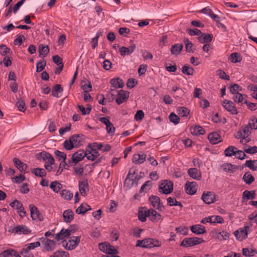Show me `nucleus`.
<instances>
[{
  "mask_svg": "<svg viewBox=\"0 0 257 257\" xmlns=\"http://www.w3.org/2000/svg\"><path fill=\"white\" fill-rule=\"evenodd\" d=\"M184 42L185 45L186 51L189 53H193L194 49L193 48V44L187 38L184 39Z\"/></svg>",
  "mask_w": 257,
  "mask_h": 257,
  "instance_id": "43",
  "label": "nucleus"
},
{
  "mask_svg": "<svg viewBox=\"0 0 257 257\" xmlns=\"http://www.w3.org/2000/svg\"><path fill=\"white\" fill-rule=\"evenodd\" d=\"M183 48L182 44H176L173 45L171 48V53L172 55L177 56L182 51Z\"/></svg>",
  "mask_w": 257,
  "mask_h": 257,
  "instance_id": "30",
  "label": "nucleus"
},
{
  "mask_svg": "<svg viewBox=\"0 0 257 257\" xmlns=\"http://www.w3.org/2000/svg\"><path fill=\"white\" fill-rule=\"evenodd\" d=\"M37 158L40 161H48L49 164L50 165H53L55 163V160L53 156L50 153L45 151H42L39 154H38L37 155Z\"/></svg>",
  "mask_w": 257,
  "mask_h": 257,
  "instance_id": "7",
  "label": "nucleus"
},
{
  "mask_svg": "<svg viewBox=\"0 0 257 257\" xmlns=\"http://www.w3.org/2000/svg\"><path fill=\"white\" fill-rule=\"evenodd\" d=\"M63 217L65 222L70 223L74 219V213L71 209H67L64 211Z\"/></svg>",
  "mask_w": 257,
  "mask_h": 257,
  "instance_id": "27",
  "label": "nucleus"
},
{
  "mask_svg": "<svg viewBox=\"0 0 257 257\" xmlns=\"http://www.w3.org/2000/svg\"><path fill=\"white\" fill-rule=\"evenodd\" d=\"M49 52V48L48 45L45 46L43 44H40L39 46V56H43V57L47 56Z\"/></svg>",
  "mask_w": 257,
  "mask_h": 257,
  "instance_id": "33",
  "label": "nucleus"
},
{
  "mask_svg": "<svg viewBox=\"0 0 257 257\" xmlns=\"http://www.w3.org/2000/svg\"><path fill=\"white\" fill-rule=\"evenodd\" d=\"M149 200L153 207L157 209H159L161 204H162V203H161L160 198L157 196L152 195L149 197Z\"/></svg>",
  "mask_w": 257,
  "mask_h": 257,
  "instance_id": "21",
  "label": "nucleus"
},
{
  "mask_svg": "<svg viewBox=\"0 0 257 257\" xmlns=\"http://www.w3.org/2000/svg\"><path fill=\"white\" fill-rule=\"evenodd\" d=\"M17 106L18 109L22 112H24L26 109L25 103L23 99H20L18 101Z\"/></svg>",
  "mask_w": 257,
  "mask_h": 257,
  "instance_id": "57",
  "label": "nucleus"
},
{
  "mask_svg": "<svg viewBox=\"0 0 257 257\" xmlns=\"http://www.w3.org/2000/svg\"><path fill=\"white\" fill-rule=\"evenodd\" d=\"M54 154L57 158H58V160L59 161H60L61 159L64 161H66V154L65 153L60 152V151L57 150L54 151Z\"/></svg>",
  "mask_w": 257,
  "mask_h": 257,
  "instance_id": "54",
  "label": "nucleus"
},
{
  "mask_svg": "<svg viewBox=\"0 0 257 257\" xmlns=\"http://www.w3.org/2000/svg\"><path fill=\"white\" fill-rule=\"evenodd\" d=\"M136 45L133 44L131 45L128 47H121L119 48V53L121 56H125L133 53L136 50Z\"/></svg>",
  "mask_w": 257,
  "mask_h": 257,
  "instance_id": "16",
  "label": "nucleus"
},
{
  "mask_svg": "<svg viewBox=\"0 0 257 257\" xmlns=\"http://www.w3.org/2000/svg\"><path fill=\"white\" fill-rule=\"evenodd\" d=\"M16 252L14 250H7L4 251L0 254V256L2 257H15Z\"/></svg>",
  "mask_w": 257,
  "mask_h": 257,
  "instance_id": "52",
  "label": "nucleus"
},
{
  "mask_svg": "<svg viewBox=\"0 0 257 257\" xmlns=\"http://www.w3.org/2000/svg\"><path fill=\"white\" fill-rule=\"evenodd\" d=\"M199 12L209 16L215 22L219 21L220 17L218 15L214 14L211 9H210L208 7L203 8L201 10L199 11Z\"/></svg>",
  "mask_w": 257,
  "mask_h": 257,
  "instance_id": "18",
  "label": "nucleus"
},
{
  "mask_svg": "<svg viewBox=\"0 0 257 257\" xmlns=\"http://www.w3.org/2000/svg\"><path fill=\"white\" fill-rule=\"evenodd\" d=\"M244 151L249 154H253L257 153V147H248L247 149H244Z\"/></svg>",
  "mask_w": 257,
  "mask_h": 257,
  "instance_id": "64",
  "label": "nucleus"
},
{
  "mask_svg": "<svg viewBox=\"0 0 257 257\" xmlns=\"http://www.w3.org/2000/svg\"><path fill=\"white\" fill-rule=\"evenodd\" d=\"M242 198H245L246 199H253L255 198V192L254 191H249L245 190L243 192Z\"/></svg>",
  "mask_w": 257,
  "mask_h": 257,
  "instance_id": "47",
  "label": "nucleus"
},
{
  "mask_svg": "<svg viewBox=\"0 0 257 257\" xmlns=\"http://www.w3.org/2000/svg\"><path fill=\"white\" fill-rule=\"evenodd\" d=\"M98 247L101 251L107 254H117L118 253L116 249L106 242L100 243L98 244Z\"/></svg>",
  "mask_w": 257,
  "mask_h": 257,
  "instance_id": "5",
  "label": "nucleus"
},
{
  "mask_svg": "<svg viewBox=\"0 0 257 257\" xmlns=\"http://www.w3.org/2000/svg\"><path fill=\"white\" fill-rule=\"evenodd\" d=\"M31 231V230L27 226L23 225H18L14 228L13 230V232L18 234H28Z\"/></svg>",
  "mask_w": 257,
  "mask_h": 257,
  "instance_id": "19",
  "label": "nucleus"
},
{
  "mask_svg": "<svg viewBox=\"0 0 257 257\" xmlns=\"http://www.w3.org/2000/svg\"><path fill=\"white\" fill-rule=\"evenodd\" d=\"M30 250L27 249L26 246L21 251V254L24 257H33V254L30 252Z\"/></svg>",
  "mask_w": 257,
  "mask_h": 257,
  "instance_id": "59",
  "label": "nucleus"
},
{
  "mask_svg": "<svg viewBox=\"0 0 257 257\" xmlns=\"http://www.w3.org/2000/svg\"><path fill=\"white\" fill-rule=\"evenodd\" d=\"M31 216L33 220L38 219L39 221L43 220V216L39 212L38 208L34 204H30L29 205Z\"/></svg>",
  "mask_w": 257,
  "mask_h": 257,
  "instance_id": "11",
  "label": "nucleus"
},
{
  "mask_svg": "<svg viewBox=\"0 0 257 257\" xmlns=\"http://www.w3.org/2000/svg\"><path fill=\"white\" fill-rule=\"evenodd\" d=\"M84 140L82 134H75L70 137L69 140H65L63 143L64 148L67 150H71L74 148H78Z\"/></svg>",
  "mask_w": 257,
  "mask_h": 257,
  "instance_id": "1",
  "label": "nucleus"
},
{
  "mask_svg": "<svg viewBox=\"0 0 257 257\" xmlns=\"http://www.w3.org/2000/svg\"><path fill=\"white\" fill-rule=\"evenodd\" d=\"M86 155V152H84L82 150H79L72 155L71 160H69L68 162L69 164L71 166L72 165V163H74L75 165L76 164L82 160Z\"/></svg>",
  "mask_w": 257,
  "mask_h": 257,
  "instance_id": "6",
  "label": "nucleus"
},
{
  "mask_svg": "<svg viewBox=\"0 0 257 257\" xmlns=\"http://www.w3.org/2000/svg\"><path fill=\"white\" fill-rule=\"evenodd\" d=\"M63 89L60 84H56L54 86L52 91V95L55 97L59 98L60 96L59 95V93H61L63 92Z\"/></svg>",
  "mask_w": 257,
  "mask_h": 257,
  "instance_id": "35",
  "label": "nucleus"
},
{
  "mask_svg": "<svg viewBox=\"0 0 257 257\" xmlns=\"http://www.w3.org/2000/svg\"><path fill=\"white\" fill-rule=\"evenodd\" d=\"M208 139L212 144H216L221 142L220 135L217 132H213L209 134Z\"/></svg>",
  "mask_w": 257,
  "mask_h": 257,
  "instance_id": "20",
  "label": "nucleus"
},
{
  "mask_svg": "<svg viewBox=\"0 0 257 257\" xmlns=\"http://www.w3.org/2000/svg\"><path fill=\"white\" fill-rule=\"evenodd\" d=\"M210 218H211V223H224L223 218L219 215H213L210 216Z\"/></svg>",
  "mask_w": 257,
  "mask_h": 257,
  "instance_id": "49",
  "label": "nucleus"
},
{
  "mask_svg": "<svg viewBox=\"0 0 257 257\" xmlns=\"http://www.w3.org/2000/svg\"><path fill=\"white\" fill-rule=\"evenodd\" d=\"M40 240L44 245V247L47 251H51L55 249L56 242L55 241L48 239L46 237H41Z\"/></svg>",
  "mask_w": 257,
  "mask_h": 257,
  "instance_id": "8",
  "label": "nucleus"
},
{
  "mask_svg": "<svg viewBox=\"0 0 257 257\" xmlns=\"http://www.w3.org/2000/svg\"><path fill=\"white\" fill-rule=\"evenodd\" d=\"M230 234L226 231L222 230L221 232H216L215 237L220 241L227 240L229 238Z\"/></svg>",
  "mask_w": 257,
  "mask_h": 257,
  "instance_id": "34",
  "label": "nucleus"
},
{
  "mask_svg": "<svg viewBox=\"0 0 257 257\" xmlns=\"http://www.w3.org/2000/svg\"><path fill=\"white\" fill-rule=\"evenodd\" d=\"M189 175L192 178L199 180L201 178L200 172L195 168H190L188 171Z\"/></svg>",
  "mask_w": 257,
  "mask_h": 257,
  "instance_id": "26",
  "label": "nucleus"
},
{
  "mask_svg": "<svg viewBox=\"0 0 257 257\" xmlns=\"http://www.w3.org/2000/svg\"><path fill=\"white\" fill-rule=\"evenodd\" d=\"M145 160V155L135 154L132 158V162L136 164H142Z\"/></svg>",
  "mask_w": 257,
  "mask_h": 257,
  "instance_id": "32",
  "label": "nucleus"
},
{
  "mask_svg": "<svg viewBox=\"0 0 257 257\" xmlns=\"http://www.w3.org/2000/svg\"><path fill=\"white\" fill-rule=\"evenodd\" d=\"M13 162L15 167H16L20 172L25 171L27 169V166L26 164L22 162L20 159L17 158L13 159Z\"/></svg>",
  "mask_w": 257,
  "mask_h": 257,
  "instance_id": "28",
  "label": "nucleus"
},
{
  "mask_svg": "<svg viewBox=\"0 0 257 257\" xmlns=\"http://www.w3.org/2000/svg\"><path fill=\"white\" fill-rule=\"evenodd\" d=\"M232 100L236 103H240L243 102V95L241 93H236L234 94L232 97Z\"/></svg>",
  "mask_w": 257,
  "mask_h": 257,
  "instance_id": "55",
  "label": "nucleus"
},
{
  "mask_svg": "<svg viewBox=\"0 0 257 257\" xmlns=\"http://www.w3.org/2000/svg\"><path fill=\"white\" fill-rule=\"evenodd\" d=\"M161 242L155 238H148L143 240H138L136 246L149 248L161 246Z\"/></svg>",
  "mask_w": 257,
  "mask_h": 257,
  "instance_id": "2",
  "label": "nucleus"
},
{
  "mask_svg": "<svg viewBox=\"0 0 257 257\" xmlns=\"http://www.w3.org/2000/svg\"><path fill=\"white\" fill-rule=\"evenodd\" d=\"M79 191L82 196H85L86 191L89 190L88 183L87 180L79 182Z\"/></svg>",
  "mask_w": 257,
  "mask_h": 257,
  "instance_id": "23",
  "label": "nucleus"
},
{
  "mask_svg": "<svg viewBox=\"0 0 257 257\" xmlns=\"http://www.w3.org/2000/svg\"><path fill=\"white\" fill-rule=\"evenodd\" d=\"M224 108L232 114H237L238 112L234 103L230 100L225 99L222 103Z\"/></svg>",
  "mask_w": 257,
  "mask_h": 257,
  "instance_id": "9",
  "label": "nucleus"
},
{
  "mask_svg": "<svg viewBox=\"0 0 257 257\" xmlns=\"http://www.w3.org/2000/svg\"><path fill=\"white\" fill-rule=\"evenodd\" d=\"M197 189V184L195 182L187 181L185 185V190L188 194L193 195L196 193Z\"/></svg>",
  "mask_w": 257,
  "mask_h": 257,
  "instance_id": "14",
  "label": "nucleus"
},
{
  "mask_svg": "<svg viewBox=\"0 0 257 257\" xmlns=\"http://www.w3.org/2000/svg\"><path fill=\"white\" fill-rule=\"evenodd\" d=\"M242 180L246 184L250 185L254 181V178L250 172H248L244 174Z\"/></svg>",
  "mask_w": 257,
  "mask_h": 257,
  "instance_id": "40",
  "label": "nucleus"
},
{
  "mask_svg": "<svg viewBox=\"0 0 257 257\" xmlns=\"http://www.w3.org/2000/svg\"><path fill=\"white\" fill-rule=\"evenodd\" d=\"M169 118L170 121L174 123L175 124H178L180 121L179 117L174 112L171 113L169 116Z\"/></svg>",
  "mask_w": 257,
  "mask_h": 257,
  "instance_id": "50",
  "label": "nucleus"
},
{
  "mask_svg": "<svg viewBox=\"0 0 257 257\" xmlns=\"http://www.w3.org/2000/svg\"><path fill=\"white\" fill-rule=\"evenodd\" d=\"M221 168L225 172L233 173V170L237 168V166L229 163H224L221 166Z\"/></svg>",
  "mask_w": 257,
  "mask_h": 257,
  "instance_id": "38",
  "label": "nucleus"
},
{
  "mask_svg": "<svg viewBox=\"0 0 257 257\" xmlns=\"http://www.w3.org/2000/svg\"><path fill=\"white\" fill-rule=\"evenodd\" d=\"M157 211L153 209H150L147 210V215L150 219L155 221Z\"/></svg>",
  "mask_w": 257,
  "mask_h": 257,
  "instance_id": "53",
  "label": "nucleus"
},
{
  "mask_svg": "<svg viewBox=\"0 0 257 257\" xmlns=\"http://www.w3.org/2000/svg\"><path fill=\"white\" fill-rule=\"evenodd\" d=\"M230 59L231 62L236 63L240 62L242 59L239 54L235 52L231 54Z\"/></svg>",
  "mask_w": 257,
  "mask_h": 257,
  "instance_id": "48",
  "label": "nucleus"
},
{
  "mask_svg": "<svg viewBox=\"0 0 257 257\" xmlns=\"http://www.w3.org/2000/svg\"><path fill=\"white\" fill-rule=\"evenodd\" d=\"M249 226H245L243 228H240L235 231L233 233L237 239L242 240L247 238V230L249 229Z\"/></svg>",
  "mask_w": 257,
  "mask_h": 257,
  "instance_id": "10",
  "label": "nucleus"
},
{
  "mask_svg": "<svg viewBox=\"0 0 257 257\" xmlns=\"http://www.w3.org/2000/svg\"><path fill=\"white\" fill-rule=\"evenodd\" d=\"M191 231L195 234L200 235L206 232L205 227L201 224H196L190 226Z\"/></svg>",
  "mask_w": 257,
  "mask_h": 257,
  "instance_id": "17",
  "label": "nucleus"
},
{
  "mask_svg": "<svg viewBox=\"0 0 257 257\" xmlns=\"http://www.w3.org/2000/svg\"><path fill=\"white\" fill-rule=\"evenodd\" d=\"M79 236H71L66 244V248L68 250H72L76 248L80 242Z\"/></svg>",
  "mask_w": 257,
  "mask_h": 257,
  "instance_id": "15",
  "label": "nucleus"
},
{
  "mask_svg": "<svg viewBox=\"0 0 257 257\" xmlns=\"http://www.w3.org/2000/svg\"><path fill=\"white\" fill-rule=\"evenodd\" d=\"M237 148L233 146H229L224 150V155L227 157H231L236 155Z\"/></svg>",
  "mask_w": 257,
  "mask_h": 257,
  "instance_id": "39",
  "label": "nucleus"
},
{
  "mask_svg": "<svg viewBox=\"0 0 257 257\" xmlns=\"http://www.w3.org/2000/svg\"><path fill=\"white\" fill-rule=\"evenodd\" d=\"M50 188L55 192L58 193L62 188V184L56 181H53L50 184Z\"/></svg>",
  "mask_w": 257,
  "mask_h": 257,
  "instance_id": "46",
  "label": "nucleus"
},
{
  "mask_svg": "<svg viewBox=\"0 0 257 257\" xmlns=\"http://www.w3.org/2000/svg\"><path fill=\"white\" fill-rule=\"evenodd\" d=\"M130 95V92L127 91H124L123 90H120L118 92L117 97L116 98L115 101L117 104L120 105L121 103L125 102Z\"/></svg>",
  "mask_w": 257,
  "mask_h": 257,
  "instance_id": "13",
  "label": "nucleus"
},
{
  "mask_svg": "<svg viewBox=\"0 0 257 257\" xmlns=\"http://www.w3.org/2000/svg\"><path fill=\"white\" fill-rule=\"evenodd\" d=\"M175 230L177 233H179L183 235H187L188 232V228L185 226H180L176 227Z\"/></svg>",
  "mask_w": 257,
  "mask_h": 257,
  "instance_id": "58",
  "label": "nucleus"
},
{
  "mask_svg": "<svg viewBox=\"0 0 257 257\" xmlns=\"http://www.w3.org/2000/svg\"><path fill=\"white\" fill-rule=\"evenodd\" d=\"M178 114L182 117L187 116L190 112V110L185 107H180L177 108Z\"/></svg>",
  "mask_w": 257,
  "mask_h": 257,
  "instance_id": "45",
  "label": "nucleus"
},
{
  "mask_svg": "<svg viewBox=\"0 0 257 257\" xmlns=\"http://www.w3.org/2000/svg\"><path fill=\"white\" fill-rule=\"evenodd\" d=\"M25 39V37L24 35H19L18 37L14 40V43L15 45L20 46Z\"/></svg>",
  "mask_w": 257,
  "mask_h": 257,
  "instance_id": "60",
  "label": "nucleus"
},
{
  "mask_svg": "<svg viewBox=\"0 0 257 257\" xmlns=\"http://www.w3.org/2000/svg\"><path fill=\"white\" fill-rule=\"evenodd\" d=\"M32 172L36 176L42 178L45 177L47 175V172L46 170L42 168H37L36 169H34Z\"/></svg>",
  "mask_w": 257,
  "mask_h": 257,
  "instance_id": "41",
  "label": "nucleus"
},
{
  "mask_svg": "<svg viewBox=\"0 0 257 257\" xmlns=\"http://www.w3.org/2000/svg\"><path fill=\"white\" fill-rule=\"evenodd\" d=\"M91 208L89 205L86 203H82L76 209V213L78 214H84L87 211L91 210Z\"/></svg>",
  "mask_w": 257,
  "mask_h": 257,
  "instance_id": "31",
  "label": "nucleus"
},
{
  "mask_svg": "<svg viewBox=\"0 0 257 257\" xmlns=\"http://www.w3.org/2000/svg\"><path fill=\"white\" fill-rule=\"evenodd\" d=\"M11 50L8 48L6 45H0V53L3 56H6L8 53H9Z\"/></svg>",
  "mask_w": 257,
  "mask_h": 257,
  "instance_id": "61",
  "label": "nucleus"
},
{
  "mask_svg": "<svg viewBox=\"0 0 257 257\" xmlns=\"http://www.w3.org/2000/svg\"><path fill=\"white\" fill-rule=\"evenodd\" d=\"M202 200L206 204H210L215 201V195L213 192H203L201 197Z\"/></svg>",
  "mask_w": 257,
  "mask_h": 257,
  "instance_id": "12",
  "label": "nucleus"
},
{
  "mask_svg": "<svg viewBox=\"0 0 257 257\" xmlns=\"http://www.w3.org/2000/svg\"><path fill=\"white\" fill-rule=\"evenodd\" d=\"M10 205L12 207L15 208L18 210V213L19 211L23 210V209L22 203L17 199L12 202Z\"/></svg>",
  "mask_w": 257,
  "mask_h": 257,
  "instance_id": "44",
  "label": "nucleus"
},
{
  "mask_svg": "<svg viewBox=\"0 0 257 257\" xmlns=\"http://www.w3.org/2000/svg\"><path fill=\"white\" fill-rule=\"evenodd\" d=\"M213 36L212 34L203 33L198 37L199 42L201 43H207L211 42L212 40Z\"/></svg>",
  "mask_w": 257,
  "mask_h": 257,
  "instance_id": "22",
  "label": "nucleus"
},
{
  "mask_svg": "<svg viewBox=\"0 0 257 257\" xmlns=\"http://www.w3.org/2000/svg\"><path fill=\"white\" fill-rule=\"evenodd\" d=\"M247 125L250 129H257V118L253 117L249 119Z\"/></svg>",
  "mask_w": 257,
  "mask_h": 257,
  "instance_id": "56",
  "label": "nucleus"
},
{
  "mask_svg": "<svg viewBox=\"0 0 257 257\" xmlns=\"http://www.w3.org/2000/svg\"><path fill=\"white\" fill-rule=\"evenodd\" d=\"M70 232L71 230L68 229H64L63 228L59 233L56 235L55 239L57 240L64 239L70 235Z\"/></svg>",
  "mask_w": 257,
  "mask_h": 257,
  "instance_id": "25",
  "label": "nucleus"
},
{
  "mask_svg": "<svg viewBox=\"0 0 257 257\" xmlns=\"http://www.w3.org/2000/svg\"><path fill=\"white\" fill-rule=\"evenodd\" d=\"M190 132L193 136H198L203 135L205 132L202 127L196 125L195 126L190 128Z\"/></svg>",
  "mask_w": 257,
  "mask_h": 257,
  "instance_id": "29",
  "label": "nucleus"
},
{
  "mask_svg": "<svg viewBox=\"0 0 257 257\" xmlns=\"http://www.w3.org/2000/svg\"><path fill=\"white\" fill-rule=\"evenodd\" d=\"M25 179V177L23 174L12 178V181L16 183H20Z\"/></svg>",
  "mask_w": 257,
  "mask_h": 257,
  "instance_id": "62",
  "label": "nucleus"
},
{
  "mask_svg": "<svg viewBox=\"0 0 257 257\" xmlns=\"http://www.w3.org/2000/svg\"><path fill=\"white\" fill-rule=\"evenodd\" d=\"M106 126V129L108 134H109L110 136L113 135L115 130V127L113 126V124L111 122H110Z\"/></svg>",
  "mask_w": 257,
  "mask_h": 257,
  "instance_id": "63",
  "label": "nucleus"
},
{
  "mask_svg": "<svg viewBox=\"0 0 257 257\" xmlns=\"http://www.w3.org/2000/svg\"><path fill=\"white\" fill-rule=\"evenodd\" d=\"M60 194L62 198L65 200H70L73 197V193L67 190H62L60 191Z\"/></svg>",
  "mask_w": 257,
  "mask_h": 257,
  "instance_id": "42",
  "label": "nucleus"
},
{
  "mask_svg": "<svg viewBox=\"0 0 257 257\" xmlns=\"http://www.w3.org/2000/svg\"><path fill=\"white\" fill-rule=\"evenodd\" d=\"M204 240L202 238L197 237H186L183 239L180 245L182 247H189L204 242Z\"/></svg>",
  "mask_w": 257,
  "mask_h": 257,
  "instance_id": "3",
  "label": "nucleus"
},
{
  "mask_svg": "<svg viewBox=\"0 0 257 257\" xmlns=\"http://www.w3.org/2000/svg\"><path fill=\"white\" fill-rule=\"evenodd\" d=\"M244 165L245 167L249 168L252 171H257V160H247Z\"/></svg>",
  "mask_w": 257,
  "mask_h": 257,
  "instance_id": "37",
  "label": "nucleus"
},
{
  "mask_svg": "<svg viewBox=\"0 0 257 257\" xmlns=\"http://www.w3.org/2000/svg\"><path fill=\"white\" fill-rule=\"evenodd\" d=\"M46 65V61L45 60H43V61H39L36 64V71L37 72H40L42 71L45 67Z\"/></svg>",
  "mask_w": 257,
  "mask_h": 257,
  "instance_id": "51",
  "label": "nucleus"
},
{
  "mask_svg": "<svg viewBox=\"0 0 257 257\" xmlns=\"http://www.w3.org/2000/svg\"><path fill=\"white\" fill-rule=\"evenodd\" d=\"M159 190L160 192L168 194L172 192L173 190V183L172 181L165 180L160 184Z\"/></svg>",
  "mask_w": 257,
  "mask_h": 257,
  "instance_id": "4",
  "label": "nucleus"
},
{
  "mask_svg": "<svg viewBox=\"0 0 257 257\" xmlns=\"http://www.w3.org/2000/svg\"><path fill=\"white\" fill-rule=\"evenodd\" d=\"M110 83L111 86L115 88H122L124 86L123 80L119 77L111 79Z\"/></svg>",
  "mask_w": 257,
  "mask_h": 257,
  "instance_id": "24",
  "label": "nucleus"
},
{
  "mask_svg": "<svg viewBox=\"0 0 257 257\" xmlns=\"http://www.w3.org/2000/svg\"><path fill=\"white\" fill-rule=\"evenodd\" d=\"M182 72L185 75H193L194 73V69L193 67L186 64L182 67Z\"/></svg>",
  "mask_w": 257,
  "mask_h": 257,
  "instance_id": "36",
  "label": "nucleus"
}]
</instances>
